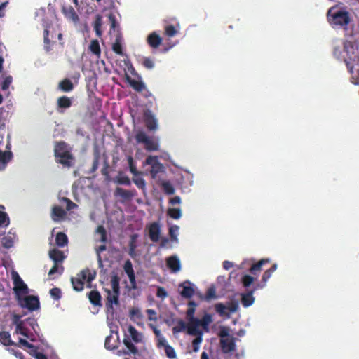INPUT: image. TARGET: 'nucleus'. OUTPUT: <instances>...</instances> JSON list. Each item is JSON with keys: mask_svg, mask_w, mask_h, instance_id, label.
I'll list each match as a JSON object with an SVG mask.
<instances>
[{"mask_svg": "<svg viewBox=\"0 0 359 359\" xmlns=\"http://www.w3.org/2000/svg\"><path fill=\"white\" fill-rule=\"evenodd\" d=\"M55 161L63 168H70L75 164V156L72 154V147L63 141L55 142Z\"/></svg>", "mask_w": 359, "mask_h": 359, "instance_id": "1", "label": "nucleus"}, {"mask_svg": "<svg viewBox=\"0 0 359 359\" xmlns=\"http://www.w3.org/2000/svg\"><path fill=\"white\" fill-rule=\"evenodd\" d=\"M327 19L332 27H346L351 20L349 12L337 6L328 9Z\"/></svg>", "mask_w": 359, "mask_h": 359, "instance_id": "2", "label": "nucleus"}, {"mask_svg": "<svg viewBox=\"0 0 359 359\" xmlns=\"http://www.w3.org/2000/svg\"><path fill=\"white\" fill-rule=\"evenodd\" d=\"M96 278V271H90L86 268L77 273L76 277H72L71 282L74 290L81 292L83 290L84 282L88 283V287H90L91 282Z\"/></svg>", "mask_w": 359, "mask_h": 359, "instance_id": "3", "label": "nucleus"}, {"mask_svg": "<svg viewBox=\"0 0 359 359\" xmlns=\"http://www.w3.org/2000/svg\"><path fill=\"white\" fill-rule=\"evenodd\" d=\"M135 140L137 143L144 144V148L147 151H152L158 150V143L151 139V137H149L144 131L137 132L135 135Z\"/></svg>", "mask_w": 359, "mask_h": 359, "instance_id": "4", "label": "nucleus"}, {"mask_svg": "<svg viewBox=\"0 0 359 359\" xmlns=\"http://www.w3.org/2000/svg\"><path fill=\"white\" fill-rule=\"evenodd\" d=\"M61 12L67 20L75 25L79 24V17L72 6L63 4L61 7Z\"/></svg>", "mask_w": 359, "mask_h": 359, "instance_id": "5", "label": "nucleus"}, {"mask_svg": "<svg viewBox=\"0 0 359 359\" xmlns=\"http://www.w3.org/2000/svg\"><path fill=\"white\" fill-rule=\"evenodd\" d=\"M104 291L107 293L106 297V308L107 309V311L109 313H114V305H118L119 304V294L120 293L117 292H111V290L105 289Z\"/></svg>", "mask_w": 359, "mask_h": 359, "instance_id": "6", "label": "nucleus"}, {"mask_svg": "<svg viewBox=\"0 0 359 359\" xmlns=\"http://www.w3.org/2000/svg\"><path fill=\"white\" fill-rule=\"evenodd\" d=\"M13 279L14 283V291H15L17 294H28V286L16 272L13 273Z\"/></svg>", "mask_w": 359, "mask_h": 359, "instance_id": "7", "label": "nucleus"}, {"mask_svg": "<svg viewBox=\"0 0 359 359\" xmlns=\"http://www.w3.org/2000/svg\"><path fill=\"white\" fill-rule=\"evenodd\" d=\"M144 119L145 126L149 130H156L158 128V121L149 110L144 113Z\"/></svg>", "mask_w": 359, "mask_h": 359, "instance_id": "8", "label": "nucleus"}, {"mask_svg": "<svg viewBox=\"0 0 359 359\" xmlns=\"http://www.w3.org/2000/svg\"><path fill=\"white\" fill-rule=\"evenodd\" d=\"M179 287L182 288V291L180 292L182 297L189 299L194 295L195 291L190 281L186 280L180 283Z\"/></svg>", "mask_w": 359, "mask_h": 359, "instance_id": "9", "label": "nucleus"}, {"mask_svg": "<svg viewBox=\"0 0 359 359\" xmlns=\"http://www.w3.org/2000/svg\"><path fill=\"white\" fill-rule=\"evenodd\" d=\"M277 268V264H273L270 269L265 271L262 277V283H257L255 285V290L262 289L265 287L266 283L271 277L272 274L276 271Z\"/></svg>", "mask_w": 359, "mask_h": 359, "instance_id": "10", "label": "nucleus"}, {"mask_svg": "<svg viewBox=\"0 0 359 359\" xmlns=\"http://www.w3.org/2000/svg\"><path fill=\"white\" fill-rule=\"evenodd\" d=\"M199 319L192 318L189 320V323L187 325V333L191 336H201V332L199 330Z\"/></svg>", "mask_w": 359, "mask_h": 359, "instance_id": "11", "label": "nucleus"}, {"mask_svg": "<svg viewBox=\"0 0 359 359\" xmlns=\"http://www.w3.org/2000/svg\"><path fill=\"white\" fill-rule=\"evenodd\" d=\"M220 346L223 353H229L236 348V343L233 338H226L220 339Z\"/></svg>", "mask_w": 359, "mask_h": 359, "instance_id": "12", "label": "nucleus"}, {"mask_svg": "<svg viewBox=\"0 0 359 359\" xmlns=\"http://www.w3.org/2000/svg\"><path fill=\"white\" fill-rule=\"evenodd\" d=\"M257 290H255L254 286L252 290L241 294V302L245 308H248V306H251L255 302V298L253 294Z\"/></svg>", "mask_w": 359, "mask_h": 359, "instance_id": "13", "label": "nucleus"}, {"mask_svg": "<svg viewBox=\"0 0 359 359\" xmlns=\"http://www.w3.org/2000/svg\"><path fill=\"white\" fill-rule=\"evenodd\" d=\"M160 234L161 228L159 224L156 222L151 223L149 227V236L150 239L154 242H158Z\"/></svg>", "mask_w": 359, "mask_h": 359, "instance_id": "14", "label": "nucleus"}, {"mask_svg": "<svg viewBox=\"0 0 359 359\" xmlns=\"http://www.w3.org/2000/svg\"><path fill=\"white\" fill-rule=\"evenodd\" d=\"M25 306L29 311H36L39 308V300L36 296H27L25 299Z\"/></svg>", "mask_w": 359, "mask_h": 359, "instance_id": "15", "label": "nucleus"}, {"mask_svg": "<svg viewBox=\"0 0 359 359\" xmlns=\"http://www.w3.org/2000/svg\"><path fill=\"white\" fill-rule=\"evenodd\" d=\"M166 265L174 272H179L181 268L179 257L176 255L170 256L166 259Z\"/></svg>", "mask_w": 359, "mask_h": 359, "instance_id": "16", "label": "nucleus"}, {"mask_svg": "<svg viewBox=\"0 0 359 359\" xmlns=\"http://www.w3.org/2000/svg\"><path fill=\"white\" fill-rule=\"evenodd\" d=\"M66 215V210L62 209L60 206L54 205L52 208L51 218L55 222H58L61 219H63L65 217Z\"/></svg>", "mask_w": 359, "mask_h": 359, "instance_id": "17", "label": "nucleus"}, {"mask_svg": "<svg viewBox=\"0 0 359 359\" xmlns=\"http://www.w3.org/2000/svg\"><path fill=\"white\" fill-rule=\"evenodd\" d=\"M147 41L151 48H157L161 44L162 39L156 32H153L147 36Z\"/></svg>", "mask_w": 359, "mask_h": 359, "instance_id": "18", "label": "nucleus"}, {"mask_svg": "<svg viewBox=\"0 0 359 359\" xmlns=\"http://www.w3.org/2000/svg\"><path fill=\"white\" fill-rule=\"evenodd\" d=\"M126 79L129 85L136 91L141 92L145 89L146 86L142 81H136L131 79L128 74L126 75Z\"/></svg>", "mask_w": 359, "mask_h": 359, "instance_id": "19", "label": "nucleus"}, {"mask_svg": "<svg viewBox=\"0 0 359 359\" xmlns=\"http://www.w3.org/2000/svg\"><path fill=\"white\" fill-rule=\"evenodd\" d=\"M49 257L55 263L57 264L62 262L65 259L64 253L57 249L50 250L49 251Z\"/></svg>", "mask_w": 359, "mask_h": 359, "instance_id": "20", "label": "nucleus"}, {"mask_svg": "<svg viewBox=\"0 0 359 359\" xmlns=\"http://www.w3.org/2000/svg\"><path fill=\"white\" fill-rule=\"evenodd\" d=\"M88 299L91 304L95 306H101L102 304V297L99 292L97 290H92L88 294Z\"/></svg>", "mask_w": 359, "mask_h": 359, "instance_id": "21", "label": "nucleus"}, {"mask_svg": "<svg viewBox=\"0 0 359 359\" xmlns=\"http://www.w3.org/2000/svg\"><path fill=\"white\" fill-rule=\"evenodd\" d=\"M115 194L124 199H130L136 195L135 191L126 190L120 187L115 189Z\"/></svg>", "mask_w": 359, "mask_h": 359, "instance_id": "22", "label": "nucleus"}, {"mask_svg": "<svg viewBox=\"0 0 359 359\" xmlns=\"http://www.w3.org/2000/svg\"><path fill=\"white\" fill-rule=\"evenodd\" d=\"M72 105V101L66 95L59 97L57 100V107L60 109H67Z\"/></svg>", "mask_w": 359, "mask_h": 359, "instance_id": "23", "label": "nucleus"}, {"mask_svg": "<svg viewBox=\"0 0 359 359\" xmlns=\"http://www.w3.org/2000/svg\"><path fill=\"white\" fill-rule=\"evenodd\" d=\"M122 36L121 33H118L116 35V39H115V42L112 45V49L114 52L118 55H123V48L121 45Z\"/></svg>", "mask_w": 359, "mask_h": 359, "instance_id": "24", "label": "nucleus"}, {"mask_svg": "<svg viewBox=\"0 0 359 359\" xmlns=\"http://www.w3.org/2000/svg\"><path fill=\"white\" fill-rule=\"evenodd\" d=\"M270 262H271V260L269 258L261 259L257 263L252 265V267L250 269V272L253 275H256L257 272H259L261 271L262 266L263 264L269 263Z\"/></svg>", "mask_w": 359, "mask_h": 359, "instance_id": "25", "label": "nucleus"}, {"mask_svg": "<svg viewBox=\"0 0 359 359\" xmlns=\"http://www.w3.org/2000/svg\"><path fill=\"white\" fill-rule=\"evenodd\" d=\"M0 342L5 346L16 345L11 338V334L8 332H0Z\"/></svg>", "mask_w": 359, "mask_h": 359, "instance_id": "26", "label": "nucleus"}, {"mask_svg": "<svg viewBox=\"0 0 359 359\" xmlns=\"http://www.w3.org/2000/svg\"><path fill=\"white\" fill-rule=\"evenodd\" d=\"M68 243V237L63 232H59L56 234V245L59 248H64Z\"/></svg>", "mask_w": 359, "mask_h": 359, "instance_id": "27", "label": "nucleus"}, {"mask_svg": "<svg viewBox=\"0 0 359 359\" xmlns=\"http://www.w3.org/2000/svg\"><path fill=\"white\" fill-rule=\"evenodd\" d=\"M58 88L63 92H69L74 89V84L69 79H64L58 84Z\"/></svg>", "mask_w": 359, "mask_h": 359, "instance_id": "28", "label": "nucleus"}, {"mask_svg": "<svg viewBox=\"0 0 359 359\" xmlns=\"http://www.w3.org/2000/svg\"><path fill=\"white\" fill-rule=\"evenodd\" d=\"M50 31L48 28H46L43 31V41L44 48L47 52H49L52 49V45L53 43L51 42L49 38Z\"/></svg>", "mask_w": 359, "mask_h": 359, "instance_id": "29", "label": "nucleus"}, {"mask_svg": "<svg viewBox=\"0 0 359 359\" xmlns=\"http://www.w3.org/2000/svg\"><path fill=\"white\" fill-rule=\"evenodd\" d=\"M102 25V16L100 15V14L97 15V17H95V21L94 22V29L95 30V34L98 37H100L102 36V32L101 30V27Z\"/></svg>", "mask_w": 359, "mask_h": 359, "instance_id": "30", "label": "nucleus"}, {"mask_svg": "<svg viewBox=\"0 0 359 359\" xmlns=\"http://www.w3.org/2000/svg\"><path fill=\"white\" fill-rule=\"evenodd\" d=\"M111 292L120 293L119 290V278L117 275H114L111 278Z\"/></svg>", "mask_w": 359, "mask_h": 359, "instance_id": "31", "label": "nucleus"}, {"mask_svg": "<svg viewBox=\"0 0 359 359\" xmlns=\"http://www.w3.org/2000/svg\"><path fill=\"white\" fill-rule=\"evenodd\" d=\"M185 330H187V324L183 320L179 319L177 325L172 328V332L173 334H178L185 331Z\"/></svg>", "mask_w": 359, "mask_h": 359, "instance_id": "32", "label": "nucleus"}, {"mask_svg": "<svg viewBox=\"0 0 359 359\" xmlns=\"http://www.w3.org/2000/svg\"><path fill=\"white\" fill-rule=\"evenodd\" d=\"M128 332L130 333L132 339L136 342L138 343L141 341L142 339L140 337V334L137 332V330L135 329V327L133 325H130L128 327Z\"/></svg>", "mask_w": 359, "mask_h": 359, "instance_id": "33", "label": "nucleus"}, {"mask_svg": "<svg viewBox=\"0 0 359 359\" xmlns=\"http://www.w3.org/2000/svg\"><path fill=\"white\" fill-rule=\"evenodd\" d=\"M61 203H65L66 204V210L70 211L73 209H75L78 207V205L74 203L71 199L67 197H62L60 199Z\"/></svg>", "mask_w": 359, "mask_h": 359, "instance_id": "34", "label": "nucleus"}, {"mask_svg": "<svg viewBox=\"0 0 359 359\" xmlns=\"http://www.w3.org/2000/svg\"><path fill=\"white\" fill-rule=\"evenodd\" d=\"M212 321V316L210 314H205L201 319H199V325L205 330L207 329L208 325Z\"/></svg>", "mask_w": 359, "mask_h": 359, "instance_id": "35", "label": "nucleus"}, {"mask_svg": "<svg viewBox=\"0 0 359 359\" xmlns=\"http://www.w3.org/2000/svg\"><path fill=\"white\" fill-rule=\"evenodd\" d=\"M115 182L118 184L130 186V179L126 175H118L115 178Z\"/></svg>", "mask_w": 359, "mask_h": 359, "instance_id": "36", "label": "nucleus"}, {"mask_svg": "<svg viewBox=\"0 0 359 359\" xmlns=\"http://www.w3.org/2000/svg\"><path fill=\"white\" fill-rule=\"evenodd\" d=\"M90 50L94 53L97 57L100 55V48L97 40H93L89 46Z\"/></svg>", "mask_w": 359, "mask_h": 359, "instance_id": "37", "label": "nucleus"}, {"mask_svg": "<svg viewBox=\"0 0 359 359\" xmlns=\"http://www.w3.org/2000/svg\"><path fill=\"white\" fill-rule=\"evenodd\" d=\"M29 329L26 327L24 322L22 323L21 325H18V327H15V334L22 335L25 337H29Z\"/></svg>", "mask_w": 359, "mask_h": 359, "instance_id": "38", "label": "nucleus"}, {"mask_svg": "<svg viewBox=\"0 0 359 359\" xmlns=\"http://www.w3.org/2000/svg\"><path fill=\"white\" fill-rule=\"evenodd\" d=\"M10 224V219L8 214L0 211V227H6Z\"/></svg>", "mask_w": 359, "mask_h": 359, "instance_id": "39", "label": "nucleus"}, {"mask_svg": "<svg viewBox=\"0 0 359 359\" xmlns=\"http://www.w3.org/2000/svg\"><path fill=\"white\" fill-rule=\"evenodd\" d=\"M123 344L128 348V351L132 354L138 353V349L135 347L133 342L128 339H123Z\"/></svg>", "mask_w": 359, "mask_h": 359, "instance_id": "40", "label": "nucleus"}, {"mask_svg": "<svg viewBox=\"0 0 359 359\" xmlns=\"http://www.w3.org/2000/svg\"><path fill=\"white\" fill-rule=\"evenodd\" d=\"M13 156L11 151H0V163H7L10 161Z\"/></svg>", "mask_w": 359, "mask_h": 359, "instance_id": "41", "label": "nucleus"}, {"mask_svg": "<svg viewBox=\"0 0 359 359\" xmlns=\"http://www.w3.org/2000/svg\"><path fill=\"white\" fill-rule=\"evenodd\" d=\"M130 317L134 321L140 320L142 319L141 311L138 309H133L130 311Z\"/></svg>", "mask_w": 359, "mask_h": 359, "instance_id": "42", "label": "nucleus"}, {"mask_svg": "<svg viewBox=\"0 0 359 359\" xmlns=\"http://www.w3.org/2000/svg\"><path fill=\"white\" fill-rule=\"evenodd\" d=\"M215 298H217L215 287L214 286H210L208 287V289L207 290V292H206V294L205 296V299L206 301H210Z\"/></svg>", "mask_w": 359, "mask_h": 359, "instance_id": "43", "label": "nucleus"}, {"mask_svg": "<svg viewBox=\"0 0 359 359\" xmlns=\"http://www.w3.org/2000/svg\"><path fill=\"white\" fill-rule=\"evenodd\" d=\"M165 353L166 356L170 359H175L177 358V353L170 345H165Z\"/></svg>", "mask_w": 359, "mask_h": 359, "instance_id": "44", "label": "nucleus"}, {"mask_svg": "<svg viewBox=\"0 0 359 359\" xmlns=\"http://www.w3.org/2000/svg\"><path fill=\"white\" fill-rule=\"evenodd\" d=\"M177 33V29L175 26L172 25H168L165 27V34L168 37H174Z\"/></svg>", "mask_w": 359, "mask_h": 359, "instance_id": "45", "label": "nucleus"}, {"mask_svg": "<svg viewBox=\"0 0 359 359\" xmlns=\"http://www.w3.org/2000/svg\"><path fill=\"white\" fill-rule=\"evenodd\" d=\"M162 188L164 192L167 194L171 195L175 194V189L174 187L170 182H168V181H165L162 184Z\"/></svg>", "mask_w": 359, "mask_h": 359, "instance_id": "46", "label": "nucleus"}, {"mask_svg": "<svg viewBox=\"0 0 359 359\" xmlns=\"http://www.w3.org/2000/svg\"><path fill=\"white\" fill-rule=\"evenodd\" d=\"M168 215L173 219H178L182 216V212L180 208H169Z\"/></svg>", "mask_w": 359, "mask_h": 359, "instance_id": "47", "label": "nucleus"}, {"mask_svg": "<svg viewBox=\"0 0 359 359\" xmlns=\"http://www.w3.org/2000/svg\"><path fill=\"white\" fill-rule=\"evenodd\" d=\"M163 165L162 164H161L159 162H158L157 163L154 164L153 166H151V171H150V173L151 175V177L153 178H156V175L158 173V172H161L163 171Z\"/></svg>", "mask_w": 359, "mask_h": 359, "instance_id": "48", "label": "nucleus"}, {"mask_svg": "<svg viewBox=\"0 0 359 359\" xmlns=\"http://www.w3.org/2000/svg\"><path fill=\"white\" fill-rule=\"evenodd\" d=\"M254 281L255 278L250 275L246 274L243 276V277L241 278V283L245 288H248V287L252 284Z\"/></svg>", "mask_w": 359, "mask_h": 359, "instance_id": "49", "label": "nucleus"}, {"mask_svg": "<svg viewBox=\"0 0 359 359\" xmlns=\"http://www.w3.org/2000/svg\"><path fill=\"white\" fill-rule=\"evenodd\" d=\"M128 163L129 165L130 171L135 175H137L140 172L137 170V167L135 164L133 157L132 156H128Z\"/></svg>", "mask_w": 359, "mask_h": 359, "instance_id": "50", "label": "nucleus"}, {"mask_svg": "<svg viewBox=\"0 0 359 359\" xmlns=\"http://www.w3.org/2000/svg\"><path fill=\"white\" fill-rule=\"evenodd\" d=\"M97 233L100 234V241H101L102 243H105L107 241V231L104 226H98L97 227Z\"/></svg>", "mask_w": 359, "mask_h": 359, "instance_id": "51", "label": "nucleus"}, {"mask_svg": "<svg viewBox=\"0 0 359 359\" xmlns=\"http://www.w3.org/2000/svg\"><path fill=\"white\" fill-rule=\"evenodd\" d=\"M123 270L127 275L135 273V271L133 267L132 262L130 259H127L124 262Z\"/></svg>", "mask_w": 359, "mask_h": 359, "instance_id": "52", "label": "nucleus"}, {"mask_svg": "<svg viewBox=\"0 0 359 359\" xmlns=\"http://www.w3.org/2000/svg\"><path fill=\"white\" fill-rule=\"evenodd\" d=\"M133 182L137 188L141 189H145L146 183L142 177H134Z\"/></svg>", "mask_w": 359, "mask_h": 359, "instance_id": "53", "label": "nucleus"}, {"mask_svg": "<svg viewBox=\"0 0 359 359\" xmlns=\"http://www.w3.org/2000/svg\"><path fill=\"white\" fill-rule=\"evenodd\" d=\"M142 65L148 69H151L154 67V62L149 57H144L142 61Z\"/></svg>", "mask_w": 359, "mask_h": 359, "instance_id": "54", "label": "nucleus"}, {"mask_svg": "<svg viewBox=\"0 0 359 359\" xmlns=\"http://www.w3.org/2000/svg\"><path fill=\"white\" fill-rule=\"evenodd\" d=\"M1 243L2 246L6 249H10L13 246V241L9 237H4Z\"/></svg>", "mask_w": 359, "mask_h": 359, "instance_id": "55", "label": "nucleus"}, {"mask_svg": "<svg viewBox=\"0 0 359 359\" xmlns=\"http://www.w3.org/2000/svg\"><path fill=\"white\" fill-rule=\"evenodd\" d=\"M179 231V227L177 226H173L169 229V235L172 240L177 241V231Z\"/></svg>", "mask_w": 359, "mask_h": 359, "instance_id": "56", "label": "nucleus"}, {"mask_svg": "<svg viewBox=\"0 0 359 359\" xmlns=\"http://www.w3.org/2000/svg\"><path fill=\"white\" fill-rule=\"evenodd\" d=\"M13 82V77L12 76H7L5 79L4 80L2 84H1V89L3 90H6L9 88L11 84Z\"/></svg>", "mask_w": 359, "mask_h": 359, "instance_id": "57", "label": "nucleus"}, {"mask_svg": "<svg viewBox=\"0 0 359 359\" xmlns=\"http://www.w3.org/2000/svg\"><path fill=\"white\" fill-rule=\"evenodd\" d=\"M202 341V337L201 336H198L196 339H194L192 341V348L193 351L195 353L198 352L199 350V344Z\"/></svg>", "mask_w": 359, "mask_h": 359, "instance_id": "58", "label": "nucleus"}, {"mask_svg": "<svg viewBox=\"0 0 359 359\" xmlns=\"http://www.w3.org/2000/svg\"><path fill=\"white\" fill-rule=\"evenodd\" d=\"M50 294L55 300H58L61 297V290L57 287L53 288L50 290Z\"/></svg>", "mask_w": 359, "mask_h": 359, "instance_id": "59", "label": "nucleus"}, {"mask_svg": "<svg viewBox=\"0 0 359 359\" xmlns=\"http://www.w3.org/2000/svg\"><path fill=\"white\" fill-rule=\"evenodd\" d=\"M226 309H227L226 307L222 303H217L215 304V310L220 316L225 315Z\"/></svg>", "mask_w": 359, "mask_h": 359, "instance_id": "60", "label": "nucleus"}, {"mask_svg": "<svg viewBox=\"0 0 359 359\" xmlns=\"http://www.w3.org/2000/svg\"><path fill=\"white\" fill-rule=\"evenodd\" d=\"M108 18L111 23V29L115 30L116 27L118 26L117 20H116V16L114 14H112V13H111L110 14H109Z\"/></svg>", "mask_w": 359, "mask_h": 359, "instance_id": "61", "label": "nucleus"}, {"mask_svg": "<svg viewBox=\"0 0 359 359\" xmlns=\"http://www.w3.org/2000/svg\"><path fill=\"white\" fill-rule=\"evenodd\" d=\"M128 276L130 283V287L133 290H136L137 288V280L135 277V273H133L127 275Z\"/></svg>", "mask_w": 359, "mask_h": 359, "instance_id": "62", "label": "nucleus"}, {"mask_svg": "<svg viewBox=\"0 0 359 359\" xmlns=\"http://www.w3.org/2000/svg\"><path fill=\"white\" fill-rule=\"evenodd\" d=\"M138 238V234H133L130 236V239L129 241V248L137 249V238Z\"/></svg>", "mask_w": 359, "mask_h": 359, "instance_id": "63", "label": "nucleus"}, {"mask_svg": "<svg viewBox=\"0 0 359 359\" xmlns=\"http://www.w3.org/2000/svg\"><path fill=\"white\" fill-rule=\"evenodd\" d=\"M22 316L18 314H13L12 317V323L15 327H18V325H21L23 320H21Z\"/></svg>", "mask_w": 359, "mask_h": 359, "instance_id": "64", "label": "nucleus"}]
</instances>
